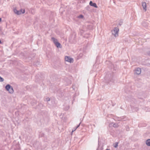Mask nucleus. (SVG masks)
Masks as SVG:
<instances>
[{
    "mask_svg": "<svg viewBox=\"0 0 150 150\" xmlns=\"http://www.w3.org/2000/svg\"><path fill=\"white\" fill-rule=\"evenodd\" d=\"M118 118L119 119L118 120L119 121H125L127 120V118L125 116H123L122 117H118Z\"/></svg>",
    "mask_w": 150,
    "mask_h": 150,
    "instance_id": "nucleus-9",
    "label": "nucleus"
},
{
    "mask_svg": "<svg viewBox=\"0 0 150 150\" xmlns=\"http://www.w3.org/2000/svg\"><path fill=\"white\" fill-rule=\"evenodd\" d=\"M129 127H127L126 128L127 131H129Z\"/></svg>",
    "mask_w": 150,
    "mask_h": 150,
    "instance_id": "nucleus-24",
    "label": "nucleus"
},
{
    "mask_svg": "<svg viewBox=\"0 0 150 150\" xmlns=\"http://www.w3.org/2000/svg\"><path fill=\"white\" fill-rule=\"evenodd\" d=\"M40 135L41 137H43L44 136V134L43 133H41L40 134Z\"/></svg>",
    "mask_w": 150,
    "mask_h": 150,
    "instance_id": "nucleus-21",
    "label": "nucleus"
},
{
    "mask_svg": "<svg viewBox=\"0 0 150 150\" xmlns=\"http://www.w3.org/2000/svg\"><path fill=\"white\" fill-rule=\"evenodd\" d=\"M38 106L39 107V108H42L43 106V105L42 103H39Z\"/></svg>",
    "mask_w": 150,
    "mask_h": 150,
    "instance_id": "nucleus-14",
    "label": "nucleus"
},
{
    "mask_svg": "<svg viewBox=\"0 0 150 150\" xmlns=\"http://www.w3.org/2000/svg\"><path fill=\"white\" fill-rule=\"evenodd\" d=\"M73 132H72V131L71 132V134H72V133H73Z\"/></svg>",
    "mask_w": 150,
    "mask_h": 150,
    "instance_id": "nucleus-29",
    "label": "nucleus"
},
{
    "mask_svg": "<svg viewBox=\"0 0 150 150\" xmlns=\"http://www.w3.org/2000/svg\"><path fill=\"white\" fill-rule=\"evenodd\" d=\"M76 34L75 32H73L72 34L71 35L69 38V39L72 40H74L76 37Z\"/></svg>",
    "mask_w": 150,
    "mask_h": 150,
    "instance_id": "nucleus-6",
    "label": "nucleus"
},
{
    "mask_svg": "<svg viewBox=\"0 0 150 150\" xmlns=\"http://www.w3.org/2000/svg\"><path fill=\"white\" fill-rule=\"evenodd\" d=\"M50 98L48 97L46 98V100L47 102H48L50 100Z\"/></svg>",
    "mask_w": 150,
    "mask_h": 150,
    "instance_id": "nucleus-20",
    "label": "nucleus"
},
{
    "mask_svg": "<svg viewBox=\"0 0 150 150\" xmlns=\"http://www.w3.org/2000/svg\"><path fill=\"white\" fill-rule=\"evenodd\" d=\"M141 69L139 68H137L135 69V74L139 75L141 73Z\"/></svg>",
    "mask_w": 150,
    "mask_h": 150,
    "instance_id": "nucleus-7",
    "label": "nucleus"
},
{
    "mask_svg": "<svg viewBox=\"0 0 150 150\" xmlns=\"http://www.w3.org/2000/svg\"><path fill=\"white\" fill-rule=\"evenodd\" d=\"M5 89L10 93H12L13 92V90L12 87L9 84L6 85L5 86Z\"/></svg>",
    "mask_w": 150,
    "mask_h": 150,
    "instance_id": "nucleus-2",
    "label": "nucleus"
},
{
    "mask_svg": "<svg viewBox=\"0 0 150 150\" xmlns=\"http://www.w3.org/2000/svg\"><path fill=\"white\" fill-rule=\"evenodd\" d=\"M4 81V79L0 76V82H3Z\"/></svg>",
    "mask_w": 150,
    "mask_h": 150,
    "instance_id": "nucleus-18",
    "label": "nucleus"
},
{
    "mask_svg": "<svg viewBox=\"0 0 150 150\" xmlns=\"http://www.w3.org/2000/svg\"><path fill=\"white\" fill-rule=\"evenodd\" d=\"M98 142H99V140L98 141Z\"/></svg>",
    "mask_w": 150,
    "mask_h": 150,
    "instance_id": "nucleus-32",
    "label": "nucleus"
},
{
    "mask_svg": "<svg viewBox=\"0 0 150 150\" xmlns=\"http://www.w3.org/2000/svg\"><path fill=\"white\" fill-rule=\"evenodd\" d=\"M65 60L67 62L70 63H73L74 61L73 58H71L70 57L66 56L65 57Z\"/></svg>",
    "mask_w": 150,
    "mask_h": 150,
    "instance_id": "nucleus-5",
    "label": "nucleus"
},
{
    "mask_svg": "<svg viewBox=\"0 0 150 150\" xmlns=\"http://www.w3.org/2000/svg\"><path fill=\"white\" fill-rule=\"evenodd\" d=\"M143 26L146 27L148 26V23L147 22V21H143L142 23Z\"/></svg>",
    "mask_w": 150,
    "mask_h": 150,
    "instance_id": "nucleus-11",
    "label": "nucleus"
},
{
    "mask_svg": "<svg viewBox=\"0 0 150 150\" xmlns=\"http://www.w3.org/2000/svg\"><path fill=\"white\" fill-rule=\"evenodd\" d=\"M89 5L92 6L96 8H98V6L95 3H93L91 1L89 3Z\"/></svg>",
    "mask_w": 150,
    "mask_h": 150,
    "instance_id": "nucleus-10",
    "label": "nucleus"
},
{
    "mask_svg": "<svg viewBox=\"0 0 150 150\" xmlns=\"http://www.w3.org/2000/svg\"><path fill=\"white\" fill-rule=\"evenodd\" d=\"M118 143L117 142H116L115 143V144L114 146L115 148H117L118 146Z\"/></svg>",
    "mask_w": 150,
    "mask_h": 150,
    "instance_id": "nucleus-17",
    "label": "nucleus"
},
{
    "mask_svg": "<svg viewBox=\"0 0 150 150\" xmlns=\"http://www.w3.org/2000/svg\"><path fill=\"white\" fill-rule=\"evenodd\" d=\"M142 6L143 10L145 11H146L147 10V6L145 2H143L142 3Z\"/></svg>",
    "mask_w": 150,
    "mask_h": 150,
    "instance_id": "nucleus-8",
    "label": "nucleus"
},
{
    "mask_svg": "<svg viewBox=\"0 0 150 150\" xmlns=\"http://www.w3.org/2000/svg\"><path fill=\"white\" fill-rule=\"evenodd\" d=\"M110 81H112L111 79L110 80Z\"/></svg>",
    "mask_w": 150,
    "mask_h": 150,
    "instance_id": "nucleus-31",
    "label": "nucleus"
},
{
    "mask_svg": "<svg viewBox=\"0 0 150 150\" xmlns=\"http://www.w3.org/2000/svg\"><path fill=\"white\" fill-rule=\"evenodd\" d=\"M76 129H75V128H74L72 130V132H74L76 130Z\"/></svg>",
    "mask_w": 150,
    "mask_h": 150,
    "instance_id": "nucleus-23",
    "label": "nucleus"
},
{
    "mask_svg": "<svg viewBox=\"0 0 150 150\" xmlns=\"http://www.w3.org/2000/svg\"><path fill=\"white\" fill-rule=\"evenodd\" d=\"M17 146H18V147L17 148V149H18V150H20V147H19V144H18L17 145Z\"/></svg>",
    "mask_w": 150,
    "mask_h": 150,
    "instance_id": "nucleus-22",
    "label": "nucleus"
},
{
    "mask_svg": "<svg viewBox=\"0 0 150 150\" xmlns=\"http://www.w3.org/2000/svg\"><path fill=\"white\" fill-rule=\"evenodd\" d=\"M119 31V29L118 27H116L112 31V34L114 35L115 37L118 36V32Z\"/></svg>",
    "mask_w": 150,
    "mask_h": 150,
    "instance_id": "nucleus-4",
    "label": "nucleus"
},
{
    "mask_svg": "<svg viewBox=\"0 0 150 150\" xmlns=\"http://www.w3.org/2000/svg\"><path fill=\"white\" fill-rule=\"evenodd\" d=\"M106 150H110V149H106Z\"/></svg>",
    "mask_w": 150,
    "mask_h": 150,
    "instance_id": "nucleus-30",
    "label": "nucleus"
},
{
    "mask_svg": "<svg viewBox=\"0 0 150 150\" xmlns=\"http://www.w3.org/2000/svg\"><path fill=\"white\" fill-rule=\"evenodd\" d=\"M81 122L79 123V124L78 125H77V126L76 127H75V129H77L78 127H79V126H80V124H81Z\"/></svg>",
    "mask_w": 150,
    "mask_h": 150,
    "instance_id": "nucleus-19",
    "label": "nucleus"
},
{
    "mask_svg": "<svg viewBox=\"0 0 150 150\" xmlns=\"http://www.w3.org/2000/svg\"><path fill=\"white\" fill-rule=\"evenodd\" d=\"M115 104H114V103H113V104H112V106H114L115 105Z\"/></svg>",
    "mask_w": 150,
    "mask_h": 150,
    "instance_id": "nucleus-26",
    "label": "nucleus"
},
{
    "mask_svg": "<svg viewBox=\"0 0 150 150\" xmlns=\"http://www.w3.org/2000/svg\"><path fill=\"white\" fill-rule=\"evenodd\" d=\"M51 39L53 41L56 46L58 48L62 47V45L61 44L58 42L56 39L54 37H52Z\"/></svg>",
    "mask_w": 150,
    "mask_h": 150,
    "instance_id": "nucleus-1",
    "label": "nucleus"
},
{
    "mask_svg": "<svg viewBox=\"0 0 150 150\" xmlns=\"http://www.w3.org/2000/svg\"><path fill=\"white\" fill-rule=\"evenodd\" d=\"M62 113H61V115H59L60 117H61V118H62V117H61V116H62Z\"/></svg>",
    "mask_w": 150,
    "mask_h": 150,
    "instance_id": "nucleus-25",
    "label": "nucleus"
},
{
    "mask_svg": "<svg viewBox=\"0 0 150 150\" xmlns=\"http://www.w3.org/2000/svg\"><path fill=\"white\" fill-rule=\"evenodd\" d=\"M35 104V103H33V104H32L33 105H34Z\"/></svg>",
    "mask_w": 150,
    "mask_h": 150,
    "instance_id": "nucleus-28",
    "label": "nucleus"
},
{
    "mask_svg": "<svg viewBox=\"0 0 150 150\" xmlns=\"http://www.w3.org/2000/svg\"><path fill=\"white\" fill-rule=\"evenodd\" d=\"M77 18H84L82 14H80L77 16Z\"/></svg>",
    "mask_w": 150,
    "mask_h": 150,
    "instance_id": "nucleus-15",
    "label": "nucleus"
},
{
    "mask_svg": "<svg viewBox=\"0 0 150 150\" xmlns=\"http://www.w3.org/2000/svg\"><path fill=\"white\" fill-rule=\"evenodd\" d=\"M1 18H0V22H1Z\"/></svg>",
    "mask_w": 150,
    "mask_h": 150,
    "instance_id": "nucleus-27",
    "label": "nucleus"
},
{
    "mask_svg": "<svg viewBox=\"0 0 150 150\" xmlns=\"http://www.w3.org/2000/svg\"><path fill=\"white\" fill-rule=\"evenodd\" d=\"M146 145L149 146H150V139H147L146 141Z\"/></svg>",
    "mask_w": 150,
    "mask_h": 150,
    "instance_id": "nucleus-12",
    "label": "nucleus"
},
{
    "mask_svg": "<svg viewBox=\"0 0 150 150\" xmlns=\"http://www.w3.org/2000/svg\"><path fill=\"white\" fill-rule=\"evenodd\" d=\"M123 23V20L121 19L119 21L118 25L121 26Z\"/></svg>",
    "mask_w": 150,
    "mask_h": 150,
    "instance_id": "nucleus-13",
    "label": "nucleus"
},
{
    "mask_svg": "<svg viewBox=\"0 0 150 150\" xmlns=\"http://www.w3.org/2000/svg\"><path fill=\"white\" fill-rule=\"evenodd\" d=\"M14 13L17 15H19L22 14L24 13L25 12V9H21L20 10H17L16 9H13Z\"/></svg>",
    "mask_w": 150,
    "mask_h": 150,
    "instance_id": "nucleus-3",
    "label": "nucleus"
},
{
    "mask_svg": "<svg viewBox=\"0 0 150 150\" xmlns=\"http://www.w3.org/2000/svg\"><path fill=\"white\" fill-rule=\"evenodd\" d=\"M119 126L116 123H114L113 125V127H118Z\"/></svg>",
    "mask_w": 150,
    "mask_h": 150,
    "instance_id": "nucleus-16",
    "label": "nucleus"
}]
</instances>
